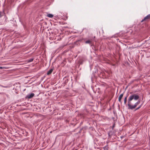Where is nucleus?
<instances>
[{
	"mask_svg": "<svg viewBox=\"0 0 150 150\" xmlns=\"http://www.w3.org/2000/svg\"><path fill=\"white\" fill-rule=\"evenodd\" d=\"M139 98V96L136 94H133L129 96L128 100V106L129 109L132 110L135 108L137 105L140 103V101L139 100L135 103L134 105H132V101L133 99H134V100H137Z\"/></svg>",
	"mask_w": 150,
	"mask_h": 150,
	"instance_id": "nucleus-1",
	"label": "nucleus"
},
{
	"mask_svg": "<svg viewBox=\"0 0 150 150\" xmlns=\"http://www.w3.org/2000/svg\"><path fill=\"white\" fill-rule=\"evenodd\" d=\"M34 96V94L33 93H31L30 94H29L27 96V98L28 99L31 98H33Z\"/></svg>",
	"mask_w": 150,
	"mask_h": 150,
	"instance_id": "nucleus-2",
	"label": "nucleus"
},
{
	"mask_svg": "<svg viewBox=\"0 0 150 150\" xmlns=\"http://www.w3.org/2000/svg\"><path fill=\"white\" fill-rule=\"evenodd\" d=\"M150 18V15H148L144 17L143 20H142L141 22H142L143 21L146 20V19H149Z\"/></svg>",
	"mask_w": 150,
	"mask_h": 150,
	"instance_id": "nucleus-3",
	"label": "nucleus"
},
{
	"mask_svg": "<svg viewBox=\"0 0 150 150\" xmlns=\"http://www.w3.org/2000/svg\"><path fill=\"white\" fill-rule=\"evenodd\" d=\"M123 96V94L122 93V94H121L119 96V98H118V100L121 103V99L122 98Z\"/></svg>",
	"mask_w": 150,
	"mask_h": 150,
	"instance_id": "nucleus-4",
	"label": "nucleus"
},
{
	"mask_svg": "<svg viewBox=\"0 0 150 150\" xmlns=\"http://www.w3.org/2000/svg\"><path fill=\"white\" fill-rule=\"evenodd\" d=\"M53 71V69H51L50 70L47 72V74L49 75L51 74Z\"/></svg>",
	"mask_w": 150,
	"mask_h": 150,
	"instance_id": "nucleus-5",
	"label": "nucleus"
},
{
	"mask_svg": "<svg viewBox=\"0 0 150 150\" xmlns=\"http://www.w3.org/2000/svg\"><path fill=\"white\" fill-rule=\"evenodd\" d=\"M47 16L49 18H52L53 16V15L51 14H47Z\"/></svg>",
	"mask_w": 150,
	"mask_h": 150,
	"instance_id": "nucleus-6",
	"label": "nucleus"
},
{
	"mask_svg": "<svg viewBox=\"0 0 150 150\" xmlns=\"http://www.w3.org/2000/svg\"><path fill=\"white\" fill-rule=\"evenodd\" d=\"M33 60H34L33 58H31V59H28V62H32Z\"/></svg>",
	"mask_w": 150,
	"mask_h": 150,
	"instance_id": "nucleus-7",
	"label": "nucleus"
},
{
	"mask_svg": "<svg viewBox=\"0 0 150 150\" xmlns=\"http://www.w3.org/2000/svg\"><path fill=\"white\" fill-rule=\"evenodd\" d=\"M127 97H125L124 99V103L125 104H126L127 102Z\"/></svg>",
	"mask_w": 150,
	"mask_h": 150,
	"instance_id": "nucleus-8",
	"label": "nucleus"
},
{
	"mask_svg": "<svg viewBox=\"0 0 150 150\" xmlns=\"http://www.w3.org/2000/svg\"><path fill=\"white\" fill-rule=\"evenodd\" d=\"M91 42V40H89L86 41L85 42L86 44L90 43Z\"/></svg>",
	"mask_w": 150,
	"mask_h": 150,
	"instance_id": "nucleus-9",
	"label": "nucleus"
},
{
	"mask_svg": "<svg viewBox=\"0 0 150 150\" xmlns=\"http://www.w3.org/2000/svg\"><path fill=\"white\" fill-rule=\"evenodd\" d=\"M141 106H142V105H141L138 107L137 108L135 109V110H137L139 109V108H140L141 107Z\"/></svg>",
	"mask_w": 150,
	"mask_h": 150,
	"instance_id": "nucleus-10",
	"label": "nucleus"
},
{
	"mask_svg": "<svg viewBox=\"0 0 150 150\" xmlns=\"http://www.w3.org/2000/svg\"><path fill=\"white\" fill-rule=\"evenodd\" d=\"M4 68V67H0V69H2Z\"/></svg>",
	"mask_w": 150,
	"mask_h": 150,
	"instance_id": "nucleus-11",
	"label": "nucleus"
},
{
	"mask_svg": "<svg viewBox=\"0 0 150 150\" xmlns=\"http://www.w3.org/2000/svg\"><path fill=\"white\" fill-rule=\"evenodd\" d=\"M1 17V12H0V17Z\"/></svg>",
	"mask_w": 150,
	"mask_h": 150,
	"instance_id": "nucleus-12",
	"label": "nucleus"
}]
</instances>
